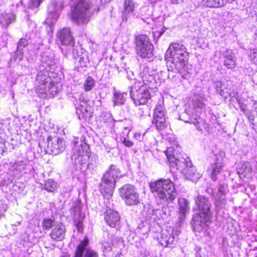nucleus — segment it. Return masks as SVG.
<instances>
[{
    "instance_id": "nucleus-1",
    "label": "nucleus",
    "mask_w": 257,
    "mask_h": 257,
    "mask_svg": "<svg viewBox=\"0 0 257 257\" xmlns=\"http://www.w3.org/2000/svg\"><path fill=\"white\" fill-rule=\"evenodd\" d=\"M194 201L198 213L193 218L194 227L198 230H201L210 221L212 216V204L208 197L202 195L197 196Z\"/></svg>"
},
{
    "instance_id": "nucleus-2",
    "label": "nucleus",
    "mask_w": 257,
    "mask_h": 257,
    "mask_svg": "<svg viewBox=\"0 0 257 257\" xmlns=\"http://www.w3.org/2000/svg\"><path fill=\"white\" fill-rule=\"evenodd\" d=\"M46 65L39 67V72L37 76V81L38 83L36 90L40 94H47L53 96L58 92V83L53 82L50 76L51 63L49 62L45 63Z\"/></svg>"
},
{
    "instance_id": "nucleus-3",
    "label": "nucleus",
    "mask_w": 257,
    "mask_h": 257,
    "mask_svg": "<svg viewBox=\"0 0 257 257\" xmlns=\"http://www.w3.org/2000/svg\"><path fill=\"white\" fill-rule=\"evenodd\" d=\"M151 191L164 202L173 203L177 196L175 185L170 179H160L149 183Z\"/></svg>"
},
{
    "instance_id": "nucleus-4",
    "label": "nucleus",
    "mask_w": 257,
    "mask_h": 257,
    "mask_svg": "<svg viewBox=\"0 0 257 257\" xmlns=\"http://www.w3.org/2000/svg\"><path fill=\"white\" fill-rule=\"evenodd\" d=\"M169 55L171 58V62L167 66L169 71L180 70L185 63L187 62L188 53L186 51V47L182 44L171 43L166 52V55Z\"/></svg>"
},
{
    "instance_id": "nucleus-5",
    "label": "nucleus",
    "mask_w": 257,
    "mask_h": 257,
    "mask_svg": "<svg viewBox=\"0 0 257 257\" xmlns=\"http://www.w3.org/2000/svg\"><path fill=\"white\" fill-rule=\"evenodd\" d=\"M121 176L120 170L115 165H111L101 179L100 191L106 198L109 199L113 195L116 179Z\"/></svg>"
},
{
    "instance_id": "nucleus-6",
    "label": "nucleus",
    "mask_w": 257,
    "mask_h": 257,
    "mask_svg": "<svg viewBox=\"0 0 257 257\" xmlns=\"http://www.w3.org/2000/svg\"><path fill=\"white\" fill-rule=\"evenodd\" d=\"M72 17L79 24L87 23L90 17L89 6L84 0H71Z\"/></svg>"
},
{
    "instance_id": "nucleus-7",
    "label": "nucleus",
    "mask_w": 257,
    "mask_h": 257,
    "mask_svg": "<svg viewBox=\"0 0 257 257\" xmlns=\"http://www.w3.org/2000/svg\"><path fill=\"white\" fill-rule=\"evenodd\" d=\"M131 96L136 105H145L151 98V94L146 83L137 81L131 87Z\"/></svg>"
},
{
    "instance_id": "nucleus-8",
    "label": "nucleus",
    "mask_w": 257,
    "mask_h": 257,
    "mask_svg": "<svg viewBox=\"0 0 257 257\" xmlns=\"http://www.w3.org/2000/svg\"><path fill=\"white\" fill-rule=\"evenodd\" d=\"M136 54L143 59L150 60L153 56L154 46L146 35H140L135 38Z\"/></svg>"
},
{
    "instance_id": "nucleus-9",
    "label": "nucleus",
    "mask_w": 257,
    "mask_h": 257,
    "mask_svg": "<svg viewBox=\"0 0 257 257\" xmlns=\"http://www.w3.org/2000/svg\"><path fill=\"white\" fill-rule=\"evenodd\" d=\"M166 155L169 162L170 167L176 168L181 173H183L188 167L192 164L189 158H184L178 155L177 151L172 147L168 148L166 151Z\"/></svg>"
},
{
    "instance_id": "nucleus-10",
    "label": "nucleus",
    "mask_w": 257,
    "mask_h": 257,
    "mask_svg": "<svg viewBox=\"0 0 257 257\" xmlns=\"http://www.w3.org/2000/svg\"><path fill=\"white\" fill-rule=\"evenodd\" d=\"M120 196L129 206L135 205L140 203V195L137 188L131 184L123 185L119 189Z\"/></svg>"
},
{
    "instance_id": "nucleus-11",
    "label": "nucleus",
    "mask_w": 257,
    "mask_h": 257,
    "mask_svg": "<svg viewBox=\"0 0 257 257\" xmlns=\"http://www.w3.org/2000/svg\"><path fill=\"white\" fill-rule=\"evenodd\" d=\"M89 240L85 238L78 244L74 257H98L97 253L88 247Z\"/></svg>"
},
{
    "instance_id": "nucleus-12",
    "label": "nucleus",
    "mask_w": 257,
    "mask_h": 257,
    "mask_svg": "<svg viewBox=\"0 0 257 257\" xmlns=\"http://www.w3.org/2000/svg\"><path fill=\"white\" fill-rule=\"evenodd\" d=\"M81 201L78 200L73 203L71 208V215L79 232L82 231V222L84 217V215L81 212Z\"/></svg>"
},
{
    "instance_id": "nucleus-13",
    "label": "nucleus",
    "mask_w": 257,
    "mask_h": 257,
    "mask_svg": "<svg viewBox=\"0 0 257 257\" xmlns=\"http://www.w3.org/2000/svg\"><path fill=\"white\" fill-rule=\"evenodd\" d=\"M152 122L155 124L156 128L159 130H163L167 127L165 111L162 105L156 106Z\"/></svg>"
},
{
    "instance_id": "nucleus-14",
    "label": "nucleus",
    "mask_w": 257,
    "mask_h": 257,
    "mask_svg": "<svg viewBox=\"0 0 257 257\" xmlns=\"http://www.w3.org/2000/svg\"><path fill=\"white\" fill-rule=\"evenodd\" d=\"M66 148L65 141L59 138H54L48 140V152L49 154L57 155L63 152Z\"/></svg>"
},
{
    "instance_id": "nucleus-15",
    "label": "nucleus",
    "mask_w": 257,
    "mask_h": 257,
    "mask_svg": "<svg viewBox=\"0 0 257 257\" xmlns=\"http://www.w3.org/2000/svg\"><path fill=\"white\" fill-rule=\"evenodd\" d=\"M176 237L172 229L163 230L160 238V243L164 247H172L176 242Z\"/></svg>"
},
{
    "instance_id": "nucleus-16",
    "label": "nucleus",
    "mask_w": 257,
    "mask_h": 257,
    "mask_svg": "<svg viewBox=\"0 0 257 257\" xmlns=\"http://www.w3.org/2000/svg\"><path fill=\"white\" fill-rule=\"evenodd\" d=\"M227 186L224 183H220L217 189L215 198V205L217 208H222L226 203V195L228 192Z\"/></svg>"
},
{
    "instance_id": "nucleus-17",
    "label": "nucleus",
    "mask_w": 257,
    "mask_h": 257,
    "mask_svg": "<svg viewBox=\"0 0 257 257\" xmlns=\"http://www.w3.org/2000/svg\"><path fill=\"white\" fill-rule=\"evenodd\" d=\"M63 7V5L61 2L57 3H52L51 5L48 8V11L50 14L48 18L46 20L47 23H54L59 18L60 13Z\"/></svg>"
},
{
    "instance_id": "nucleus-18",
    "label": "nucleus",
    "mask_w": 257,
    "mask_h": 257,
    "mask_svg": "<svg viewBox=\"0 0 257 257\" xmlns=\"http://www.w3.org/2000/svg\"><path fill=\"white\" fill-rule=\"evenodd\" d=\"M120 216L118 213L110 208L106 209L104 220L106 224L111 227H115L120 222Z\"/></svg>"
},
{
    "instance_id": "nucleus-19",
    "label": "nucleus",
    "mask_w": 257,
    "mask_h": 257,
    "mask_svg": "<svg viewBox=\"0 0 257 257\" xmlns=\"http://www.w3.org/2000/svg\"><path fill=\"white\" fill-rule=\"evenodd\" d=\"M58 37L61 44L66 46L73 45L74 38L69 28H64L58 33Z\"/></svg>"
},
{
    "instance_id": "nucleus-20",
    "label": "nucleus",
    "mask_w": 257,
    "mask_h": 257,
    "mask_svg": "<svg viewBox=\"0 0 257 257\" xmlns=\"http://www.w3.org/2000/svg\"><path fill=\"white\" fill-rule=\"evenodd\" d=\"M71 159L77 168L81 170H85V165L89 159V156L87 155H82L80 152L78 153H74L71 156Z\"/></svg>"
},
{
    "instance_id": "nucleus-21",
    "label": "nucleus",
    "mask_w": 257,
    "mask_h": 257,
    "mask_svg": "<svg viewBox=\"0 0 257 257\" xmlns=\"http://www.w3.org/2000/svg\"><path fill=\"white\" fill-rule=\"evenodd\" d=\"M66 228L64 225L61 224L55 227L50 234L51 238L56 241H61L64 239Z\"/></svg>"
},
{
    "instance_id": "nucleus-22",
    "label": "nucleus",
    "mask_w": 257,
    "mask_h": 257,
    "mask_svg": "<svg viewBox=\"0 0 257 257\" xmlns=\"http://www.w3.org/2000/svg\"><path fill=\"white\" fill-rule=\"evenodd\" d=\"M223 166V164L219 162L218 159H216L214 163L211 164L208 169V171L210 173V177L213 181L217 179L216 176L222 170Z\"/></svg>"
},
{
    "instance_id": "nucleus-23",
    "label": "nucleus",
    "mask_w": 257,
    "mask_h": 257,
    "mask_svg": "<svg viewBox=\"0 0 257 257\" xmlns=\"http://www.w3.org/2000/svg\"><path fill=\"white\" fill-rule=\"evenodd\" d=\"M191 123H192L198 131L202 133L206 132L209 133L210 132L209 125L200 116H196L195 118L191 120Z\"/></svg>"
},
{
    "instance_id": "nucleus-24",
    "label": "nucleus",
    "mask_w": 257,
    "mask_h": 257,
    "mask_svg": "<svg viewBox=\"0 0 257 257\" xmlns=\"http://www.w3.org/2000/svg\"><path fill=\"white\" fill-rule=\"evenodd\" d=\"M216 90L222 97L227 98L228 96L234 97V93H230L226 86L221 81H217L215 83Z\"/></svg>"
},
{
    "instance_id": "nucleus-25",
    "label": "nucleus",
    "mask_w": 257,
    "mask_h": 257,
    "mask_svg": "<svg viewBox=\"0 0 257 257\" xmlns=\"http://www.w3.org/2000/svg\"><path fill=\"white\" fill-rule=\"evenodd\" d=\"M178 203L179 205V215L180 219L183 220L186 213L189 211V202L185 198L179 199Z\"/></svg>"
},
{
    "instance_id": "nucleus-26",
    "label": "nucleus",
    "mask_w": 257,
    "mask_h": 257,
    "mask_svg": "<svg viewBox=\"0 0 257 257\" xmlns=\"http://www.w3.org/2000/svg\"><path fill=\"white\" fill-rule=\"evenodd\" d=\"M15 20V16L12 13L3 14L0 16V25L2 27L7 28Z\"/></svg>"
},
{
    "instance_id": "nucleus-27",
    "label": "nucleus",
    "mask_w": 257,
    "mask_h": 257,
    "mask_svg": "<svg viewBox=\"0 0 257 257\" xmlns=\"http://www.w3.org/2000/svg\"><path fill=\"white\" fill-rule=\"evenodd\" d=\"M141 72L140 73V76L142 79V82H151L153 79L151 73L150 72L149 67L146 65H142L141 66Z\"/></svg>"
},
{
    "instance_id": "nucleus-28",
    "label": "nucleus",
    "mask_w": 257,
    "mask_h": 257,
    "mask_svg": "<svg viewBox=\"0 0 257 257\" xmlns=\"http://www.w3.org/2000/svg\"><path fill=\"white\" fill-rule=\"evenodd\" d=\"M206 98L204 95L200 93L199 95L195 94L192 99V104L194 108H203L205 104Z\"/></svg>"
},
{
    "instance_id": "nucleus-29",
    "label": "nucleus",
    "mask_w": 257,
    "mask_h": 257,
    "mask_svg": "<svg viewBox=\"0 0 257 257\" xmlns=\"http://www.w3.org/2000/svg\"><path fill=\"white\" fill-rule=\"evenodd\" d=\"M228 0H202V5L208 7L218 8L225 5Z\"/></svg>"
},
{
    "instance_id": "nucleus-30",
    "label": "nucleus",
    "mask_w": 257,
    "mask_h": 257,
    "mask_svg": "<svg viewBox=\"0 0 257 257\" xmlns=\"http://www.w3.org/2000/svg\"><path fill=\"white\" fill-rule=\"evenodd\" d=\"M124 95L125 93H121L119 92L115 91L113 95V102L115 105H120L123 104L125 101Z\"/></svg>"
},
{
    "instance_id": "nucleus-31",
    "label": "nucleus",
    "mask_w": 257,
    "mask_h": 257,
    "mask_svg": "<svg viewBox=\"0 0 257 257\" xmlns=\"http://www.w3.org/2000/svg\"><path fill=\"white\" fill-rule=\"evenodd\" d=\"M239 174L247 175L251 172V166L248 162H245L240 164L237 168Z\"/></svg>"
},
{
    "instance_id": "nucleus-32",
    "label": "nucleus",
    "mask_w": 257,
    "mask_h": 257,
    "mask_svg": "<svg viewBox=\"0 0 257 257\" xmlns=\"http://www.w3.org/2000/svg\"><path fill=\"white\" fill-rule=\"evenodd\" d=\"M124 14L133 13L135 8V4L133 0H124Z\"/></svg>"
},
{
    "instance_id": "nucleus-33",
    "label": "nucleus",
    "mask_w": 257,
    "mask_h": 257,
    "mask_svg": "<svg viewBox=\"0 0 257 257\" xmlns=\"http://www.w3.org/2000/svg\"><path fill=\"white\" fill-rule=\"evenodd\" d=\"M183 68L180 69V70H173L172 71H177L179 73L181 74V77L185 79H188L191 77V73L189 71L188 69V66H187V62L185 63L184 65L182 67Z\"/></svg>"
},
{
    "instance_id": "nucleus-34",
    "label": "nucleus",
    "mask_w": 257,
    "mask_h": 257,
    "mask_svg": "<svg viewBox=\"0 0 257 257\" xmlns=\"http://www.w3.org/2000/svg\"><path fill=\"white\" fill-rule=\"evenodd\" d=\"M80 111L81 113V117L85 120L90 118L92 116V113L90 110V107L82 106L80 109Z\"/></svg>"
},
{
    "instance_id": "nucleus-35",
    "label": "nucleus",
    "mask_w": 257,
    "mask_h": 257,
    "mask_svg": "<svg viewBox=\"0 0 257 257\" xmlns=\"http://www.w3.org/2000/svg\"><path fill=\"white\" fill-rule=\"evenodd\" d=\"M95 80L91 77L87 78L84 84V88L86 91H89L92 89L95 85Z\"/></svg>"
},
{
    "instance_id": "nucleus-36",
    "label": "nucleus",
    "mask_w": 257,
    "mask_h": 257,
    "mask_svg": "<svg viewBox=\"0 0 257 257\" xmlns=\"http://www.w3.org/2000/svg\"><path fill=\"white\" fill-rule=\"evenodd\" d=\"M183 173H184L187 178L192 179L194 176H195L196 174V170L195 167L190 166L188 167Z\"/></svg>"
},
{
    "instance_id": "nucleus-37",
    "label": "nucleus",
    "mask_w": 257,
    "mask_h": 257,
    "mask_svg": "<svg viewBox=\"0 0 257 257\" xmlns=\"http://www.w3.org/2000/svg\"><path fill=\"white\" fill-rule=\"evenodd\" d=\"M224 65L228 69L235 68L236 66V61L235 57L234 58H228L224 60Z\"/></svg>"
},
{
    "instance_id": "nucleus-38",
    "label": "nucleus",
    "mask_w": 257,
    "mask_h": 257,
    "mask_svg": "<svg viewBox=\"0 0 257 257\" xmlns=\"http://www.w3.org/2000/svg\"><path fill=\"white\" fill-rule=\"evenodd\" d=\"M221 55L223 56L224 59L228 58H234L235 55L232 51L230 49L222 48L220 50Z\"/></svg>"
},
{
    "instance_id": "nucleus-39",
    "label": "nucleus",
    "mask_w": 257,
    "mask_h": 257,
    "mask_svg": "<svg viewBox=\"0 0 257 257\" xmlns=\"http://www.w3.org/2000/svg\"><path fill=\"white\" fill-rule=\"evenodd\" d=\"M56 188L55 183L52 180H48L45 184V189L49 192H53Z\"/></svg>"
},
{
    "instance_id": "nucleus-40",
    "label": "nucleus",
    "mask_w": 257,
    "mask_h": 257,
    "mask_svg": "<svg viewBox=\"0 0 257 257\" xmlns=\"http://www.w3.org/2000/svg\"><path fill=\"white\" fill-rule=\"evenodd\" d=\"M54 220L51 218H45L42 222L43 228L45 229H50L53 225Z\"/></svg>"
},
{
    "instance_id": "nucleus-41",
    "label": "nucleus",
    "mask_w": 257,
    "mask_h": 257,
    "mask_svg": "<svg viewBox=\"0 0 257 257\" xmlns=\"http://www.w3.org/2000/svg\"><path fill=\"white\" fill-rule=\"evenodd\" d=\"M29 44L28 40L26 38H21L17 43V49L23 50L28 46Z\"/></svg>"
},
{
    "instance_id": "nucleus-42",
    "label": "nucleus",
    "mask_w": 257,
    "mask_h": 257,
    "mask_svg": "<svg viewBox=\"0 0 257 257\" xmlns=\"http://www.w3.org/2000/svg\"><path fill=\"white\" fill-rule=\"evenodd\" d=\"M24 53L23 50L17 48L14 54V59L15 60H18L19 62L22 61L23 59Z\"/></svg>"
},
{
    "instance_id": "nucleus-43",
    "label": "nucleus",
    "mask_w": 257,
    "mask_h": 257,
    "mask_svg": "<svg viewBox=\"0 0 257 257\" xmlns=\"http://www.w3.org/2000/svg\"><path fill=\"white\" fill-rule=\"evenodd\" d=\"M113 243H108L107 242H104L102 244V247L104 251H109L111 249V246Z\"/></svg>"
},
{
    "instance_id": "nucleus-44",
    "label": "nucleus",
    "mask_w": 257,
    "mask_h": 257,
    "mask_svg": "<svg viewBox=\"0 0 257 257\" xmlns=\"http://www.w3.org/2000/svg\"><path fill=\"white\" fill-rule=\"evenodd\" d=\"M44 0H31L29 6L33 8L38 7Z\"/></svg>"
},
{
    "instance_id": "nucleus-45",
    "label": "nucleus",
    "mask_w": 257,
    "mask_h": 257,
    "mask_svg": "<svg viewBox=\"0 0 257 257\" xmlns=\"http://www.w3.org/2000/svg\"><path fill=\"white\" fill-rule=\"evenodd\" d=\"M250 57L253 62L257 65V49L253 50L252 54L250 55Z\"/></svg>"
},
{
    "instance_id": "nucleus-46",
    "label": "nucleus",
    "mask_w": 257,
    "mask_h": 257,
    "mask_svg": "<svg viewBox=\"0 0 257 257\" xmlns=\"http://www.w3.org/2000/svg\"><path fill=\"white\" fill-rule=\"evenodd\" d=\"M236 100H237V102L238 103V104L240 105V108L241 109V110L244 113H246V111H247V107H246V105H245L244 104H243L241 102L240 100L238 99V98H236Z\"/></svg>"
},
{
    "instance_id": "nucleus-47",
    "label": "nucleus",
    "mask_w": 257,
    "mask_h": 257,
    "mask_svg": "<svg viewBox=\"0 0 257 257\" xmlns=\"http://www.w3.org/2000/svg\"><path fill=\"white\" fill-rule=\"evenodd\" d=\"M88 62L87 58L85 59L84 57H81L79 60V63L81 67H86L87 63Z\"/></svg>"
},
{
    "instance_id": "nucleus-48",
    "label": "nucleus",
    "mask_w": 257,
    "mask_h": 257,
    "mask_svg": "<svg viewBox=\"0 0 257 257\" xmlns=\"http://www.w3.org/2000/svg\"><path fill=\"white\" fill-rule=\"evenodd\" d=\"M122 143L124 146L127 147H131L133 145V143L132 142L126 140L125 138L123 139Z\"/></svg>"
},
{
    "instance_id": "nucleus-49",
    "label": "nucleus",
    "mask_w": 257,
    "mask_h": 257,
    "mask_svg": "<svg viewBox=\"0 0 257 257\" xmlns=\"http://www.w3.org/2000/svg\"><path fill=\"white\" fill-rule=\"evenodd\" d=\"M164 31H163V30L157 31L154 33V36H155V37H158V38H159L164 34Z\"/></svg>"
},
{
    "instance_id": "nucleus-50",
    "label": "nucleus",
    "mask_w": 257,
    "mask_h": 257,
    "mask_svg": "<svg viewBox=\"0 0 257 257\" xmlns=\"http://www.w3.org/2000/svg\"><path fill=\"white\" fill-rule=\"evenodd\" d=\"M94 165H93V164L92 163H87V162L86 163V165H85V170L86 169H93V167H94Z\"/></svg>"
},
{
    "instance_id": "nucleus-51",
    "label": "nucleus",
    "mask_w": 257,
    "mask_h": 257,
    "mask_svg": "<svg viewBox=\"0 0 257 257\" xmlns=\"http://www.w3.org/2000/svg\"><path fill=\"white\" fill-rule=\"evenodd\" d=\"M187 1V0H171V3L174 4H180Z\"/></svg>"
},
{
    "instance_id": "nucleus-52",
    "label": "nucleus",
    "mask_w": 257,
    "mask_h": 257,
    "mask_svg": "<svg viewBox=\"0 0 257 257\" xmlns=\"http://www.w3.org/2000/svg\"><path fill=\"white\" fill-rule=\"evenodd\" d=\"M142 20L147 24H150L153 22L152 19L149 18H147L146 19L142 18Z\"/></svg>"
},
{
    "instance_id": "nucleus-53",
    "label": "nucleus",
    "mask_w": 257,
    "mask_h": 257,
    "mask_svg": "<svg viewBox=\"0 0 257 257\" xmlns=\"http://www.w3.org/2000/svg\"><path fill=\"white\" fill-rule=\"evenodd\" d=\"M134 138L137 140H140L141 138V134L139 133H136L134 135Z\"/></svg>"
},
{
    "instance_id": "nucleus-54",
    "label": "nucleus",
    "mask_w": 257,
    "mask_h": 257,
    "mask_svg": "<svg viewBox=\"0 0 257 257\" xmlns=\"http://www.w3.org/2000/svg\"><path fill=\"white\" fill-rule=\"evenodd\" d=\"M184 113H186L187 114L190 115L191 112L189 110H188L187 109H185Z\"/></svg>"
},
{
    "instance_id": "nucleus-55",
    "label": "nucleus",
    "mask_w": 257,
    "mask_h": 257,
    "mask_svg": "<svg viewBox=\"0 0 257 257\" xmlns=\"http://www.w3.org/2000/svg\"><path fill=\"white\" fill-rule=\"evenodd\" d=\"M60 257H70V255L68 254H64V255L61 256Z\"/></svg>"
},
{
    "instance_id": "nucleus-56",
    "label": "nucleus",
    "mask_w": 257,
    "mask_h": 257,
    "mask_svg": "<svg viewBox=\"0 0 257 257\" xmlns=\"http://www.w3.org/2000/svg\"><path fill=\"white\" fill-rule=\"evenodd\" d=\"M73 142L75 144V146H76V144H77V142L76 141H74Z\"/></svg>"
},
{
    "instance_id": "nucleus-57",
    "label": "nucleus",
    "mask_w": 257,
    "mask_h": 257,
    "mask_svg": "<svg viewBox=\"0 0 257 257\" xmlns=\"http://www.w3.org/2000/svg\"><path fill=\"white\" fill-rule=\"evenodd\" d=\"M123 21H127V18H124V17H123Z\"/></svg>"
},
{
    "instance_id": "nucleus-58",
    "label": "nucleus",
    "mask_w": 257,
    "mask_h": 257,
    "mask_svg": "<svg viewBox=\"0 0 257 257\" xmlns=\"http://www.w3.org/2000/svg\"><path fill=\"white\" fill-rule=\"evenodd\" d=\"M183 120V119H182ZM184 121L186 122H189V121L188 120H184Z\"/></svg>"
},
{
    "instance_id": "nucleus-59",
    "label": "nucleus",
    "mask_w": 257,
    "mask_h": 257,
    "mask_svg": "<svg viewBox=\"0 0 257 257\" xmlns=\"http://www.w3.org/2000/svg\"><path fill=\"white\" fill-rule=\"evenodd\" d=\"M151 1V2H155L156 0H150Z\"/></svg>"
},
{
    "instance_id": "nucleus-60",
    "label": "nucleus",
    "mask_w": 257,
    "mask_h": 257,
    "mask_svg": "<svg viewBox=\"0 0 257 257\" xmlns=\"http://www.w3.org/2000/svg\"><path fill=\"white\" fill-rule=\"evenodd\" d=\"M115 257H121V256H120V255H117L115 256Z\"/></svg>"
}]
</instances>
